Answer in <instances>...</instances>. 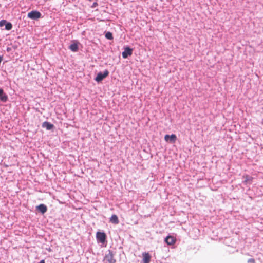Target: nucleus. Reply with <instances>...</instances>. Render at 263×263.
<instances>
[{"mask_svg": "<svg viewBox=\"0 0 263 263\" xmlns=\"http://www.w3.org/2000/svg\"><path fill=\"white\" fill-rule=\"evenodd\" d=\"M109 74V72L107 70H105L103 73L99 72L98 73L97 77L95 80L97 82H100L103 80L104 78L107 77Z\"/></svg>", "mask_w": 263, "mask_h": 263, "instance_id": "f257e3e1", "label": "nucleus"}, {"mask_svg": "<svg viewBox=\"0 0 263 263\" xmlns=\"http://www.w3.org/2000/svg\"><path fill=\"white\" fill-rule=\"evenodd\" d=\"M96 238L99 242L104 243L106 240V235L104 232H98L96 234Z\"/></svg>", "mask_w": 263, "mask_h": 263, "instance_id": "f03ea898", "label": "nucleus"}, {"mask_svg": "<svg viewBox=\"0 0 263 263\" xmlns=\"http://www.w3.org/2000/svg\"><path fill=\"white\" fill-rule=\"evenodd\" d=\"M104 260L108 263L116 262V259L114 258V254L110 250H109L108 253L105 255Z\"/></svg>", "mask_w": 263, "mask_h": 263, "instance_id": "7ed1b4c3", "label": "nucleus"}, {"mask_svg": "<svg viewBox=\"0 0 263 263\" xmlns=\"http://www.w3.org/2000/svg\"><path fill=\"white\" fill-rule=\"evenodd\" d=\"M28 17L31 19H38L41 17V14L40 12L37 11H32L28 13Z\"/></svg>", "mask_w": 263, "mask_h": 263, "instance_id": "20e7f679", "label": "nucleus"}, {"mask_svg": "<svg viewBox=\"0 0 263 263\" xmlns=\"http://www.w3.org/2000/svg\"><path fill=\"white\" fill-rule=\"evenodd\" d=\"M164 140L166 142H170V143H174L177 140V137L175 134H172L171 135H166L164 136Z\"/></svg>", "mask_w": 263, "mask_h": 263, "instance_id": "39448f33", "label": "nucleus"}, {"mask_svg": "<svg viewBox=\"0 0 263 263\" xmlns=\"http://www.w3.org/2000/svg\"><path fill=\"white\" fill-rule=\"evenodd\" d=\"M133 50L131 48L128 47L125 48L124 51L122 52V57L123 58L126 59L128 56H130L132 54Z\"/></svg>", "mask_w": 263, "mask_h": 263, "instance_id": "423d86ee", "label": "nucleus"}, {"mask_svg": "<svg viewBox=\"0 0 263 263\" xmlns=\"http://www.w3.org/2000/svg\"><path fill=\"white\" fill-rule=\"evenodd\" d=\"M142 255L143 257V263H150L151 256L149 255V254L147 252H143Z\"/></svg>", "mask_w": 263, "mask_h": 263, "instance_id": "0eeeda50", "label": "nucleus"}, {"mask_svg": "<svg viewBox=\"0 0 263 263\" xmlns=\"http://www.w3.org/2000/svg\"><path fill=\"white\" fill-rule=\"evenodd\" d=\"M166 243L168 245H173L175 243L176 239L172 236H168L165 239Z\"/></svg>", "mask_w": 263, "mask_h": 263, "instance_id": "6e6552de", "label": "nucleus"}, {"mask_svg": "<svg viewBox=\"0 0 263 263\" xmlns=\"http://www.w3.org/2000/svg\"><path fill=\"white\" fill-rule=\"evenodd\" d=\"M36 209L42 214H44L45 213H46L47 210V206L43 204H41L37 206H36Z\"/></svg>", "mask_w": 263, "mask_h": 263, "instance_id": "1a4fd4ad", "label": "nucleus"}, {"mask_svg": "<svg viewBox=\"0 0 263 263\" xmlns=\"http://www.w3.org/2000/svg\"><path fill=\"white\" fill-rule=\"evenodd\" d=\"M8 99L7 96L4 93V91L2 89H0V100L2 102H6Z\"/></svg>", "mask_w": 263, "mask_h": 263, "instance_id": "9d476101", "label": "nucleus"}, {"mask_svg": "<svg viewBox=\"0 0 263 263\" xmlns=\"http://www.w3.org/2000/svg\"><path fill=\"white\" fill-rule=\"evenodd\" d=\"M42 126L46 128L47 130H50L53 128L54 125L48 122H44L43 123Z\"/></svg>", "mask_w": 263, "mask_h": 263, "instance_id": "9b49d317", "label": "nucleus"}, {"mask_svg": "<svg viewBox=\"0 0 263 263\" xmlns=\"http://www.w3.org/2000/svg\"><path fill=\"white\" fill-rule=\"evenodd\" d=\"M243 178L245 179L243 182L245 184H247L248 183H251L252 182V181L253 180V178L249 176L248 175H245L243 176Z\"/></svg>", "mask_w": 263, "mask_h": 263, "instance_id": "f8f14e48", "label": "nucleus"}, {"mask_svg": "<svg viewBox=\"0 0 263 263\" xmlns=\"http://www.w3.org/2000/svg\"><path fill=\"white\" fill-rule=\"evenodd\" d=\"M110 221L114 224H118L119 222L118 218L116 215H112L111 216Z\"/></svg>", "mask_w": 263, "mask_h": 263, "instance_id": "ddd939ff", "label": "nucleus"}, {"mask_svg": "<svg viewBox=\"0 0 263 263\" xmlns=\"http://www.w3.org/2000/svg\"><path fill=\"white\" fill-rule=\"evenodd\" d=\"M69 49L73 52H76L78 50V45L77 43H73L70 45Z\"/></svg>", "mask_w": 263, "mask_h": 263, "instance_id": "4468645a", "label": "nucleus"}, {"mask_svg": "<svg viewBox=\"0 0 263 263\" xmlns=\"http://www.w3.org/2000/svg\"><path fill=\"white\" fill-rule=\"evenodd\" d=\"M12 24L11 23H7L6 22V24L5 25V29L7 30H10L12 29Z\"/></svg>", "mask_w": 263, "mask_h": 263, "instance_id": "2eb2a0df", "label": "nucleus"}, {"mask_svg": "<svg viewBox=\"0 0 263 263\" xmlns=\"http://www.w3.org/2000/svg\"><path fill=\"white\" fill-rule=\"evenodd\" d=\"M105 37L106 39L108 40H112L113 39L112 34L110 32H107L105 34Z\"/></svg>", "mask_w": 263, "mask_h": 263, "instance_id": "dca6fc26", "label": "nucleus"}, {"mask_svg": "<svg viewBox=\"0 0 263 263\" xmlns=\"http://www.w3.org/2000/svg\"><path fill=\"white\" fill-rule=\"evenodd\" d=\"M6 21H5V20H2L0 21V26L1 27L3 26L4 25H6Z\"/></svg>", "mask_w": 263, "mask_h": 263, "instance_id": "f3484780", "label": "nucleus"}, {"mask_svg": "<svg viewBox=\"0 0 263 263\" xmlns=\"http://www.w3.org/2000/svg\"><path fill=\"white\" fill-rule=\"evenodd\" d=\"M248 263H255V261L253 258L249 259L248 260Z\"/></svg>", "mask_w": 263, "mask_h": 263, "instance_id": "a211bd4d", "label": "nucleus"}, {"mask_svg": "<svg viewBox=\"0 0 263 263\" xmlns=\"http://www.w3.org/2000/svg\"><path fill=\"white\" fill-rule=\"evenodd\" d=\"M40 263H45V262L44 260H42L40 261Z\"/></svg>", "mask_w": 263, "mask_h": 263, "instance_id": "6ab92c4d", "label": "nucleus"}]
</instances>
